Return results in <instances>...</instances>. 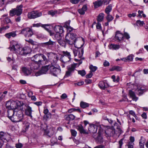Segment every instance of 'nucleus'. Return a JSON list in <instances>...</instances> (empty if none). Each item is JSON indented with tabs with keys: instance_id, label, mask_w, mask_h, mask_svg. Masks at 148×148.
Segmentation results:
<instances>
[{
	"instance_id": "1",
	"label": "nucleus",
	"mask_w": 148,
	"mask_h": 148,
	"mask_svg": "<svg viewBox=\"0 0 148 148\" xmlns=\"http://www.w3.org/2000/svg\"><path fill=\"white\" fill-rule=\"evenodd\" d=\"M31 60L42 65L47 64L48 62V60L45 56L41 53L35 55L31 58Z\"/></svg>"
},
{
	"instance_id": "2",
	"label": "nucleus",
	"mask_w": 148,
	"mask_h": 148,
	"mask_svg": "<svg viewBox=\"0 0 148 148\" xmlns=\"http://www.w3.org/2000/svg\"><path fill=\"white\" fill-rule=\"evenodd\" d=\"M76 35L73 33H69L66 34L65 36V40L66 42L70 45H75L77 40Z\"/></svg>"
},
{
	"instance_id": "3",
	"label": "nucleus",
	"mask_w": 148,
	"mask_h": 148,
	"mask_svg": "<svg viewBox=\"0 0 148 148\" xmlns=\"http://www.w3.org/2000/svg\"><path fill=\"white\" fill-rule=\"evenodd\" d=\"M47 55L48 60L51 61V65H56L58 60L59 58L58 55L53 53H47Z\"/></svg>"
},
{
	"instance_id": "4",
	"label": "nucleus",
	"mask_w": 148,
	"mask_h": 148,
	"mask_svg": "<svg viewBox=\"0 0 148 148\" xmlns=\"http://www.w3.org/2000/svg\"><path fill=\"white\" fill-rule=\"evenodd\" d=\"M62 53L63 54L61 56L60 60L64 63H66L67 62L71 61V55L70 53L67 51H62Z\"/></svg>"
},
{
	"instance_id": "5",
	"label": "nucleus",
	"mask_w": 148,
	"mask_h": 148,
	"mask_svg": "<svg viewBox=\"0 0 148 148\" xmlns=\"http://www.w3.org/2000/svg\"><path fill=\"white\" fill-rule=\"evenodd\" d=\"M49 69L51 73L55 76H56L61 71L60 67L57 65H51L49 67Z\"/></svg>"
},
{
	"instance_id": "6",
	"label": "nucleus",
	"mask_w": 148,
	"mask_h": 148,
	"mask_svg": "<svg viewBox=\"0 0 148 148\" xmlns=\"http://www.w3.org/2000/svg\"><path fill=\"white\" fill-rule=\"evenodd\" d=\"M22 5H20L17 6L16 8L12 9L10 11V15L12 16H13L16 14L17 16H20L22 13Z\"/></svg>"
},
{
	"instance_id": "7",
	"label": "nucleus",
	"mask_w": 148,
	"mask_h": 148,
	"mask_svg": "<svg viewBox=\"0 0 148 148\" xmlns=\"http://www.w3.org/2000/svg\"><path fill=\"white\" fill-rule=\"evenodd\" d=\"M20 34L24 35L25 37H31L33 34L32 29L29 27H27L22 29Z\"/></svg>"
},
{
	"instance_id": "8",
	"label": "nucleus",
	"mask_w": 148,
	"mask_h": 148,
	"mask_svg": "<svg viewBox=\"0 0 148 148\" xmlns=\"http://www.w3.org/2000/svg\"><path fill=\"white\" fill-rule=\"evenodd\" d=\"M77 63H74L67 66V71H66L65 76L68 77L70 76L72 73H74L77 65Z\"/></svg>"
},
{
	"instance_id": "9",
	"label": "nucleus",
	"mask_w": 148,
	"mask_h": 148,
	"mask_svg": "<svg viewBox=\"0 0 148 148\" xmlns=\"http://www.w3.org/2000/svg\"><path fill=\"white\" fill-rule=\"evenodd\" d=\"M10 46L9 48V49L11 51L16 53L20 47L18 42L16 41L12 40L10 42Z\"/></svg>"
},
{
	"instance_id": "10",
	"label": "nucleus",
	"mask_w": 148,
	"mask_h": 148,
	"mask_svg": "<svg viewBox=\"0 0 148 148\" xmlns=\"http://www.w3.org/2000/svg\"><path fill=\"white\" fill-rule=\"evenodd\" d=\"M98 128L99 131L100 130V132H102L103 130L100 126H97L94 124H90L88 130L90 133L93 134L95 135L97 132V129Z\"/></svg>"
},
{
	"instance_id": "11",
	"label": "nucleus",
	"mask_w": 148,
	"mask_h": 148,
	"mask_svg": "<svg viewBox=\"0 0 148 148\" xmlns=\"http://www.w3.org/2000/svg\"><path fill=\"white\" fill-rule=\"evenodd\" d=\"M42 14L41 12H39L36 11H33L28 14L27 16L30 19H34L42 16Z\"/></svg>"
},
{
	"instance_id": "12",
	"label": "nucleus",
	"mask_w": 148,
	"mask_h": 148,
	"mask_svg": "<svg viewBox=\"0 0 148 148\" xmlns=\"http://www.w3.org/2000/svg\"><path fill=\"white\" fill-rule=\"evenodd\" d=\"M24 110L25 114L30 117L31 118H32V113L33 111L32 110V107L29 105L26 104L25 106Z\"/></svg>"
},
{
	"instance_id": "13",
	"label": "nucleus",
	"mask_w": 148,
	"mask_h": 148,
	"mask_svg": "<svg viewBox=\"0 0 148 148\" xmlns=\"http://www.w3.org/2000/svg\"><path fill=\"white\" fill-rule=\"evenodd\" d=\"M49 65H48L42 67L40 71H38L35 73V75L37 76L40 75L41 74L46 73L49 70Z\"/></svg>"
},
{
	"instance_id": "14",
	"label": "nucleus",
	"mask_w": 148,
	"mask_h": 148,
	"mask_svg": "<svg viewBox=\"0 0 148 148\" xmlns=\"http://www.w3.org/2000/svg\"><path fill=\"white\" fill-rule=\"evenodd\" d=\"M102 132H100V130L98 131V135L97 137H96L95 135L93 134V137L95 139L96 142L98 143H101L103 142V138L101 136V134Z\"/></svg>"
},
{
	"instance_id": "15",
	"label": "nucleus",
	"mask_w": 148,
	"mask_h": 148,
	"mask_svg": "<svg viewBox=\"0 0 148 148\" xmlns=\"http://www.w3.org/2000/svg\"><path fill=\"white\" fill-rule=\"evenodd\" d=\"M124 36L123 34L120 33V32L117 31L116 32L114 37V40L120 42L124 39Z\"/></svg>"
},
{
	"instance_id": "16",
	"label": "nucleus",
	"mask_w": 148,
	"mask_h": 148,
	"mask_svg": "<svg viewBox=\"0 0 148 148\" xmlns=\"http://www.w3.org/2000/svg\"><path fill=\"white\" fill-rule=\"evenodd\" d=\"M42 66V65L41 64H38L37 63L34 61L31 62L29 64V66L32 70L37 69L39 67Z\"/></svg>"
},
{
	"instance_id": "17",
	"label": "nucleus",
	"mask_w": 148,
	"mask_h": 148,
	"mask_svg": "<svg viewBox=\"0 0 148 148\" xmlns=\"http://www.w3.org/2000/svg\"><path fill=\"white\" fill-rule=\"evenodd\" d=\"M98 86L100 88L103 90L105 89V88H108L109 86L106 80L100 82L98 84Z\"/></svg>"
},
{
	"instance_id": "18",
	"label": "nucleus",
	"mask_w": 148,
	"mask_h": 148,
	"mask_svg": "<svg viewBox=\"0 0 148 148\" xmlns=\"http://www.w3.org/2000/svg\"><path fill=\"white\" fill-rule=\"evenodd\" d=\"M76 128L81 134H88L87 131L84 129L81 124L77 125L76 126Z\"/></svg>"
},
{
	"instance_id": "19",
	"label": "nucleus",
	"mask_w": 148,
	"mask_h": 148,
	"mask_svg": "<svg viewBox=\"0 0 148 148\" xmlns=\"http://www.w3.org/2000/svg\"><path fill=\"white\" fill-rule=\"evenodd\" d=\"M7 135L2 132H0V148H2L3 145L2 141L6 140Z\"/></svg>"
},
{
	"instance_id": "20",
	"label": "nucleus",
	"mask_w": 148,
	"mask_h": 148,
	"mask_svg": "<svg viewBox=\"0 0 148 148\" xmlns=\"http://www.w3.org/2000/svg\"><path fill=\"white\" fill-rule=\"evenodd\" d=\"M106 134V137L110 136H113L115 134V130H114L108 128L105 131Z\"/></svg>"
},
{
	"instance_id": "21",
	"label": "nucleus",
	"mask_w": 148,
	"mask_h": 148,
	"mask_svg": "<svg viewBox=\"0 0 148 148\" xmlns=\"http://www.w3.org/2000/svg\"><path fill=\"white\" fill-rule=\"evenodd\" d=\"M16 32L17 31H15L7 33L5 34V36L8 39H10L11 37H15L17 36Z\"/></svg>"
},
{
	"instance_id": "22",
	"label": "nucleus",
	"mask_w": 148,
	"mask_h": 148,
	"mask_svg": "<svg viewBox=\"0 0 148 148\" xmlns=\"http://www.w3.org/2000/svg\"><path fill=\"white\" fill-rule=\"evenodd\" d=\"M15 114L17 116L18 119H20L21 121L23 119V114L22 110H18L16 109V112H15Z\"/></svg>"
},
{
	"instance_id": "23",
	"label": "nucleus",
	"mask_w": 148,
	"mask_h": 148,
	"mask_svg": "<svg viewBox=\"0 0 148 148\" xmlns=\"http://www.w3.org/2000/svg\"><path fill=\"white\" fill-rule=\"evenodd\" d=\"M147 90L146 88L144 87H138L136 90V92L139 95H142Z\"/></svg>"
},
{
	"instance_id": "24",
	"label": "nucleus",
	"mask_w": 148,
	"mask_h": 148,
	"mask_svg": "<svg viewBox=\"0 0 148 148\" xmlns=\"http://www.w3.org/2000/svg\"><path fill=\"white\" fill-rule=\"evenodd\" d=\"M54 29L57 33L62 34L64 32L63 27L60 25L55 26Z\"/></svg>"
},
{
	"instance_id": "25",
	"label": "nucleus",
	"mask_w": 148,
	"mask_h": 148,
	"mask_svg": "<svg viewBox=\"0 0 148 148\" xmlns=\"http://www.w3.org/2000/svg\"><path fill=\"white\" fill-rule=\"evenodd\" d=\"M16 110H14L12 109H9L7 112V116L8 118L10 119L11 117H12L14 114H15Z\"/></svg>"
},
{
	"instance_id": "26",
	"label": "nucleus",
	"mask_w": 148,
	"mask_h": 148,
	"mask_svg": "<svg viewBox=\"0 0 148 148\" xmlns=\"http://www.w3.org/2000/svg\"><path fill=\"white\" fill-rule=\"evenodd\" d=\"M22 71L25 76L30 75L31 73V71L26 67H23L22 68Z\"/></svg>"
},
{
	"instance_id": "27",
	"label": "nucleus",
	"mask_w": 148,
	"mask_h": 148,
	"mask_svg": "<svg viewBox=\"0 0 148 148\" xmlns=\"http://www.w3.org/2000/svg\"><path fill=\"white\" fill-rule=\"evenodd\" d=\"M87 10V7L86 5H84L82 8L78 10V12L81 15L84 14L85 12Z\"/></svg>"
},
{
	"instance_id": "28",
	"label": "nucleus",
	"mask_w": 148,
	"mask_h": 148,
	"mask_svg": "<svg viewBox=\"0 0 148 148\" xmlns=\"http://www.w3.org/2000/svg\"><path fill=\"white\" fill-rule=\"evenodd\" d=\"M46 46L50 47H52L55 46L56 44L55 42L52 41L51 39H49V41L44 43Z\"/></svg>"
},
{
	"instance_id": "29",
	"label": "nucleus",
	"mask_w": 148,
	"mask_h": 148,
	"mask_svg": "<svg viewBox=\"0 0 148 148\" xmlns=\"http://www.w3.org/2000/svg\"><path fill=\"white\" fill-rule=\"evenodd\" d=\"M129 93L130 97L132 98L133 100L136 101L138 100V98L136 97L134 92L130 90H129Z\"/></svg>"
},
{
	"instance_id": "30",
	"label": "nucleus",
	"mask_w": 148,
	"mask_h": 148,
	"mask_svg": "<svg viewBox=\"0 0 148 148\" xmlns=\"http://www.w3.org/2000/svg\"><path fill=\"white\" fill-rule=\"evenodd\" d=\"M25 55L30 53L32 51L31 49L28 47H25L23 48Z\"/></svg>"
},
{
	"instance_id": "31",
	"label": "nucleus",
	"mask_w": 148,
	"mask_h": 148,
	"mask_svg": "<svg viewBox=\"0 0 148 148\" xmlns=\"http://www.w3.org/2000/svg\"><path fill=\"white\" fill-rule=\"evenodd\" d=\"M104 14L103 13H101L97 16V19L98 22H102L103 19Z\"/></svg>"
},
{
	"instance_id": "32",
	"label": "nucleus",
	"mask_w": 148,
	"mask_h": 148,
	"mask_svg": "<svg viewBox=\"0 0 148 148\" xmlns=\"http://www.w3.org/2000/svg\"><path fill=\"white\" fill-rule=\"evenodd\" d=\"M122 70V67L118 66H113L110 69V70L111 71H113L115 70L117 71H121Z\"/></svg>"
},
{
	"instance_id": "33",
	"label": "nucleus",
	"mask_w": 148,
	"mask_h": 148,
	"mask_svg": "<svg viewBox=\"0 0 148 148\" xmlns=\"http://www.w3.org/2000/svg\"><path fill=\"white\" fill-rule=\"evenodd\" d=\"M12 122H17L21 121L20 119L17 118V116L16 115L14 114L12 117H11L10 119Z\"/></svg>"
},
{
	"instance_id": "34",
	"label": "nucleus",
	"mask_w": 148,
	"mask_h": 148,
	"mask_svg": "<svg viewBox=\"0 0 148 148\" xmlns=\"http://www.w3.org/2000/svg\"><path fill=\"white\" fill-rule=\"evenodd\" d=\"M120 48V46L119 45L111 44L110 45V49L117 50Z\"/></svg>"
},
{
	"instance_id": "35",
	"label": "nucleus",
	"mask_w": 148,
	"mask_h": 148,
	"mask_svg": "<svg viewBox=\"0 0 148 148\" xmlns=\"http://www.w3.org/2000/svg\"><path fill=\"white\" fill-rule=\"evenodd\" d=\"M49 25L48 24H42V25L41 26V27H42L44 28H45L49 34L50 35V36H52L53 35V33L52 32H51V31L49 29H48L46 27L47 26H49Z\"/></svg>"
},
{
	"instance_id": "36",
	"label": "nucleus",
	"mask_w": 148,
	"mask_h": 148,
	"mask_svg": "<svg viewBox=\"0 0 148 148\" xmlns=\"http://www.w3.org/2000/svg\"><path fill=\"white\" fill-rule=\"evenodd\" d=\"M17 107V103L13 101H11L10 109L13 110Z\"/></svg>"
},
{
	"instance_id": "37",
	"label": "nucleus",
	"mask_w": 148,
	"mask_h": 148,
	"mask_svg": "<svg viewBox=\"0 0 148 148\" xmlns=\"http://www.w3.org/2000/svg\"><path fill=\"white\" fill-rule=\"evenodd\" d=\"M16 53L21 55L25 56L23 48L20 47H19L18 51H17Z\"/></svg>"
},
{
	"instance_id": "38",
	"label": "nucleus",
	"mask_w": 148,
	"mask_h": 148,
	"mask_svg": "<svg viewBox=\"0 0 148 148\" xmlns=\"http://www.w3.org/2000/svg\"><path fill=\"white\" fill-rule=\"evenodd\" d=\"M83 46V45H82L80 47H79L78 56L79 58H81L83 54L84 50L83 48H81V47Z\"/></svg>"
},
{
	"instance_id": "39",
	"label": "nucleus",
	"mask_w": 148,
	"mask_h": 148,
	"mask_svg": "<svg viewBox=\"0 0 148 148\" xmlns=\"http://www.w3.org/2000/svg\"><path fill=\"white\" fill-rule=\"evenodd\" d=\"M59 45L65 47L66 45V42L64 40L63 38L59 40L58 42Z\"/></svg>"
},
{
	"instance_id": "40",
	"label": "nucleus",
	"mask_w": 148,
	"mask_h": 148,
	"mask_svg": "<svg viewBox=\"0 0 148 148\" xmlns=\"http://www.w3.org/2000/svg\"><path fill=\"white\" fill-rule=\"evenodd\" d=\"M112 10V5L111 4L109 5L106 8L105 12L107 14H110V12Z\"/></svg>"
},
{
	"instance_id": "41",
	"label": "nucleus",
	"mask_w": 148,
	"mask_h": 148,
	"mask_svg": "<svg viewBox=\"0 0 148 148\" xmlns=\"http://www.w3.org/2000/svg\"><path fill=\"white\" fill-rule=\"evenodd\" d=\"M89 106V104L86 102L82 101L80 103V107L83 108H85L88 107Z\"/></svg>"
},
{
	"instance_id": "42",
	"label": "nucleus",
	"mask_w": 148,
	"mask_h": 148,
	"mask_svg": "<svg viewBox=\"0 0 148 148\" xmlns=\"http://www.w3.org/2000/svg\"><path fill=\"white\" fill-rule=\"evenodd\" d=\"M75 116L72 114H70L67 115L66 117V119L67 120L69 121L73 120L75 118Z\"/></svg>"
},
{
	"instance_id": "43",
	"label": "nucleus",
	"mask_w": 148,
	"mask_h": 148,
	"mask_svg": "<svg viewBox=\"0 0 148 148\" xmlns=\"http://www.w3.org/2000/svg\"><path fill=\"white\" fill-rule=\"evenodd\" d=\"M61 34L60 33H56L54 37L55 38L56 40L58 42L59 40H60L61 39L63 38V37L61 36L60 34Z\"/></svg>"
},
{
	"instance_id": "44",
	"label": "nucleus",
	"mask_w": 148,
	"mask_h": 148,
	"mask_svg": "<svg viewBox=\"0 0 148 148\" xmlns=\"http://www.w3.org/2000/svg\"><path fill=\"white\" fill-rule=\"evenodd\" d=\"M103 3L102 1L100 0L98 1H95L94 3V6L95 7H98L101 6Z\"/></svg>"
},
{
	"instance_id": "45",
	"label": "nucleus",
	"mask_w": 148,
	"mask_h": 148,
	"mask_svg": "<svg viewBox=\"0 0 148 148\" xmlns=\"http://www.w3.org/2000/svg\"><path fill=\"white\" fill-rule=\"evenodd\" d=\"M107 14V16L106 17V19L108 22H109L113 20L114 18L112 15H110V14Z\"/></svg>"
},
{
	"instance_id": "46",
	"label": "nucleus",
	"mask_w": 148,
	"mask_h": 148,
	"mask_svg": "<svg viewBox=\"0 0 148 148\" xmlns=\"http://www.w3.org/2000/svg\"><path fill=\"white\" fill-rule=\"evenodd\" d=\"M97 67L96 66H94L92 65H91L89 66V69H90V72H95L97 69Z\"/></svg>"
},
{
	"instance_id": "47",
	"label": "nucleus",
	"mask_w": 148,
	"mask_h": 148,
	"mask_svg": "<svg viewBox=\"0 0 148 148\" xmlns=\"http://www.w3.org/2000/svg\"><path fill=\"white\" fill-rule=\"evenodd\" d=\"M32 94H33L32 92H29V93H28V95L29 97H31V99L32 100L35 101L36 100V99L35 96H32Z\"/></svg>"
},
{
	"instance_id": "48",
	"label": "nucleus",
	"mask_w": 148,
	"mask_h": 148,
	"mask_svg": "<svg viewBox=\"0 0 148 148\" xmlns=\"http://www.w3.org/2000/svg\"><path fill=\"white\" fill-rule=\"evenodd\" d=\"M78 73L81 75L82 76H84L86 74V72L84 70H79L78 71Z\"/></svg>"
},
{
	"instance_id": "49",
	"label": "nucleus",
	"mask_w": 148,
	"mask_h": 148,
	"mask_svg": "<svg viewBox=\"0 0 148 148\" xmlns=\"http://www.w3.org/2000/svg\"><path fill=\"white\" fill-rule=\"evenodd\" d=\"M127 61L130 62L132 61L133 59V55H130L126 57Z\"/></svg>"
},
{
	"instance_id": "50",
	"label": "nucleus",
	"mask_w": 148,
	"mask_h": 148,
	"mask_svg": "<svg viewBox=\"0 0 148 148\" xmlns=\"http://www.w3.org/2000/svg\"><path fill=\"white\" fill-rule=\"evenodd\" d=\"M11 103V101H8L7 102L6 104H5V106L6 108L8 109H10Z\"/></svg>"
},
{
	"instance_id": "51",
	"label": "nucleus",
	"mask_w": 148,
	"mask_h": 148,
	"mask_svg": "<svg viewBox=\"0 0 148 148\" xmlns=\"http://www.w3.org/2000/svg\"><path fill=\"white\" fill-rule=\"evenodd\" d=\"M41 25L42 24L41 23L33 24H32V26L31 27L32 28V27H38L40 26H41Z\"/></svg>"
},
{
	"instance_id": "52",
	"label": "nucleus",
	"mask_w": 148,
	"mask_h": 148,
	"mask_svg": "<svg viewBox=\"0 0 148 148\" xmlns=\"http://www.w3.org/2000/svg\"><path fill=\"white\" fill-rule=\"evenodd\" d=\"M71 132L72 136L75 137L76 136L77 134V132L75 130H71Z\"/></svg>"
},
{
	"instance_id": "53",
	"label": "nucleus",
	"mask_w": 148,
	"mask_h": 148,
	"mask_svg": "<svg viewBox=\"0 0 148 148\" xmlns=\"http://www.w3.org/2000/svg\"><path fill=\"white\" fill-rule=\"evenodd\" d=\"M70 23V21H68L65 22V24L64 25V27L66 29L68 28L69 27H70L69 25Z\"/></svg>"
},
{
	"instance_id": "54",
	"label": "nucleus",
	"mask_w": 148,
	"mask_h": 148,
	"mask_svg": "<svg viewBox=\"0 0 148 148\" xmlns=\"http://www.w3.org/2000/svg\"><path fill=\"white\" fill-rule=\"evenodd\" d=\"M136 23L140 26H143L144 24L143 21H141L139 20H137L136 22Z\"/></svg>"
},
{
	"instance_id": "55",
	"label": "nucleus",
	"mask_w": 148,
	"mask_h": 148,
	"mask_svg": "<svg viewBox=\"0 0 148 148\" xmlns=\"http://www.w3.org/2000/svg\"><path fill=\"white\" fill-rule=\"evenodd\" d=\"M57 12L56 11H53V10H50L48 12V14L51 15L52 16H53L56 14Z\"/></svg>"
},
{
	"instance_id": "56",
	"label": "nucleus",
	"mask_w": 148,
	"mask_h": 148,
	"mask_svg": "<svg viewBox=\"0 0 148 148\" xmlns=\"http://www.w3.org/2000/svg\"><path fill=\"white\" fill-rule=\"evenodd\" d=\"M29 127V123H26L24 126V128L25 129V132L28 129Z\"/></svg>"
},
{
	"instance_id": "57",
	"label": "nucleus",
	"mask_w": 148,
	"mask_h": 148,
	"mask_svg": "<svg viewBox=\"0 0 148 148\" xmlns=\"http://www.w3.org/2000/svg\"><path fill=\"white\" fill-rule=\"evenodd\" d=\"M96 27L97 29L101 30L102 29L101 24L98 22L97 23Z\"/></svg>"
},
{
	"instance_id": "58",
	"label": "nucleus",
	"mask_w": 148,
	"mask_h": 148,
	"mask_svg": "<svg viewBox=\"0 0 148 148\" xmlns=\"http://www.w3.org/2000/svg\"><path fill=\"white\" fill-rule=\"evenodd\" d=\"M134 143L131 142H129L127 145L128 148H133Z\"/></svg>"
},
{
	"instance_id": "59",
	"label": "nucleus",
	"mask_w": 148,
	"mask_h": 148,
	"mask_svg": "<svg viewBox=\"0 0 148 148\" xmlns=\"http://www.w3.org/2000/svg\"><path fill=\"white\" fill-rule=\"evenodd\" d=\"M103 65L105 67L108 66L110 65V63L108 62L106 60L103 63Z\"/></svg>"
},
{
	"instance_id": "60",
	"label": "nucleus",
	"mask_w": 148,
	"mask_h": 148,
	"mask_svg": "<svg viewBox=\"0 0 148 148\" xmlns=\"http://www.w3.org/2000/svg\"><path fill=\"white\" fill-rule=\"evenodd\" d=\"M145 139L143 136H141L140 138V139L139 140V143H145Z\"/></svg>"
},
{
	"instance_id": "61",
	"label": "nucleus",
	"mask_w": 148,
	"mask_h": 148,
	"mask_svg": "<svg viewBox=\"0 0 148 148\" xmlns=\"http://www.w3.org/2000/svg\"><path fill=\"white\" fill-rule=\"evenodd\" d=\"M5 97V95H4L1 93H0V102L4 99Z\"/></svg>"
},
{
	"instance_id": "62",
	"label": "nucleus",
	"mask_w": 148,
	"mask_h": 148,
	"mask_svg": "<svg viewBox=\"0 0 148 148\" xmlns=\"http://www.w3.org/2000/svg\"><path fill=\"white\" fill-rule=\"evenodd\" d=\"M79 0H70V1L73 4H76L78 3Z\"/></svg>"
},
{
	"instance_id": "63",
	"label": "nucleus",
	"mask_w": 148,
	"mask_h": 148,
	"mask_svg": "<svg viewBox=\"0 0 148 148\" xmlns=\"http://www.w3.org/2000/svg\"><path fill=\"white\" fill-rule=\"evenodd\" d=\"M92 75H93V74H92V73L90 71L89 73V74H88L87 75H86V77L87 78H90L92 76Z\"/></svg>"
},
{
	"instance_id": "64",
	"label": "nucleus",
	"mask_w": 148,
	"mask_h": 148,
	"mask_svg": "<svg viewBox=\"0 0 148 148\" xmlns=\"http://www.w3.org/2000/svg\"><path fill=\"white\" fill-rule=\"evenodd\" d=\"M4 22L6 23H8L10 22V20L8 17H6L4 19Z\"/></svg>"
}]
</instances>
